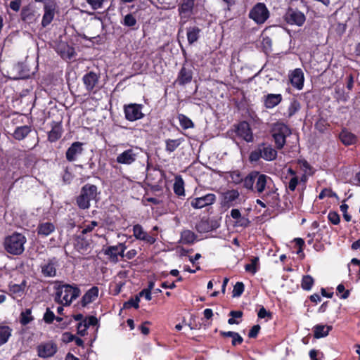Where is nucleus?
Wrapping results in <instances>:
<instances>
[{
  "mask_svg": "<svg viewBox=\"0 0 360 360\" xmlns=\"http://www.w3.org/2000/svg\"><path fill=\"white\" fill-rule=\"evenodd\" d=\"M56 283L55 301L63 306H70L80 295L81 290L76 284L70 285L63 281H57Z\"/></svg>",
  "mask_w": 360,
  "mask_h": 360,
  "instance_id": "f257e3e1",
  "label": "nucleus"
},
{
  "mask_svg": "<svg viewBox=\"0 0 360 360\" xmlns=\"http://www.w3.org/2000/svg\"><path fill=\"white\" fill-rule=\"evenodd\" d=\"M99 194L100 191L96 185L86 184L81 188L79 194L76 197V205L81 210H88L91 200H98L97 197Z\"/></svg>",
  "mask_w": 360,
  "mask_h": 360,
  "instance_id": "f03ea898",
  "label": "nucleus"
},
{
  "mask_svg": "<svg viewBox=\"0 0 360 360\" xmlns=\"http://www.w3.org/2000/svg\"><path fill=\"white\" fill-rule=\"evenodd\" d=\"M26 237L20 233L14 232L6 236L4 241V250L13 255H20L25 250Z\"/></svg>",
  "mask_w": 360,
  "mask_h": 360,
  "instance_id": "7ed1b4c3",
  "label": "nucleus"
},
{
  "mask_svg": "<svg viewBox=\"0 0 360 360\" xmlns=\"http://www.w3.org/2000/svg\"><path fill=\"white\" fill-rule=\"evenodd\" d=\"M277 157V151L271 145L262 143L257 148L252 150L249 155V161L251 163L257 162L260 158L266 161H272Z\"/></svg>",
  "mask_w": 360,
  "mask_h": 360,
  "instance_id": "20e7f679",
  "label": "nucleus"
},
{
  "mask_svg": "<svg viewBox=\"0 0 360 360\" xmlns=\"http://www.w3.org/2000/svg\"><path fill=\"white\" fill-rule=\"evenodd\" d=\"M271 136L274 139L276 148L282 149L286 143V138L291 134L290 128L283 122L274 124L271 130Z\"/></svg>",
  "mask_w": 360,
  "mask_h": 360,
  "instance_id": "39448f33",
  "label": "nucleus"
},
{
  "mask_svg": "<svg viewBox=\"0 0 360 360\" xmlns=\"http://www.w3.org/2000/svg\"><path fill=\"white\" fill-rule=\"evenodd\" d=\"M270 13L264 3H257L250 11L249 18L257 25L264 23L269 18Z\"/></svg>",
  "mask_w": 360,
  "mask_h": 360,
  "instance_id": "423d86ee",
  "label": "nucleus"
},
{
  "mask_svg": "<svg viewBox=\"0 0 360 360\" xmlns=\"http://www.w3.org/2000/svg\"><path fill=\"white\" fill-rule=\"evenodd\" d=\"M268 179H271V178L267 175L261 174L258 172V176H257V179L255 182L253 191L257 192L259 196L266 202H268V198L271 195H275V192L271 191L264 193L266 190Z\"/></svg>",
  "mask_w": 360,
  "mask_h": 360,
  "instance_id": "0eeeda50",
  "label": "nucleus"
},
{
  "mask_svg": "<svg viewBox=\"0 0 360 360\" xmlns=\"http://www.w3.org/2000/svg\"><path fill=\"white\" fill-rule=\"evenodd\" d=\"M99 79L100 75L94 71L88 72L82 77L83 84L89 93L96 94L100 90Z\"/></svg>",
  "mask_w": 360,
  "mask_h": 360,
  "instance_id": "6e6552de",
  "label": "nucleus"
},
{
  "mask_svg": "<svg viewBox=\"0 0 360 360\" xmlns=\"http://www.w3.org/2000/svg\"><path fill=\"white\" fill-rule=\"evenodd\" d=\"M142 104L129 103L123 107L125 119L129 122H134L142 119L144 114L142 112Z\"/></svg>",
  "mask_w": 360,
  "mask_h": 360,
  "instance_id": "1a4fd4ad",
  "label": "nucleus"
},
{
  "mask_svg": "<svg viewBox=\"0 0 360 360\" xmlns=\"http://www.w3.org/2000/svg\"><path fill=\"white\" fill-rule=\"evenodd\" d=\"M285 21L290 25L302 26L306 20L305 15L297 8L289 7L284 15Z\"/></svg>",
  "mask_w": 360,
  "mask_h": 360,
  "instance_id": "9d476101",
  "label": "nucleus"
},
{
  "mask_svg": "<svg viewBox=\"0 0 360 360\" xmlns=\"http://www.w3.org/2000/svg\"><path fill=\"white\" fill-rule=\"evenodd\" d=\"M139 155L138 148H129L119 154L116 162L119 164L129 165L133 164Z\"/></svg>",
  "mask_w": 360,
  "mask_h": 360,
  "instance_id": "9b49d317",
  "label": "nucleus"
},
{
  "mask_svg": "<svg viewBox=\"0 0 360 360\" xmlns=\"http://www.w3.org/2000/svg\"><path fill=\"white\" fill-rule=\"evenodd\" d=\"M236 135L246 142H252L254 137L249 123L246 121L240 122L235 125Z\"/></svg>",
  "mask_w": 360,
  "mask_h": 360,
  "instance_id": "f8f14e48",
  "label": "nucleus"
},
{
  "mask_svg": "<svg viewBox=\"0 0 360 360\" xmlns=\"http://www.w3.org/2000/svg\"><path fill=\"white\" fill-rule=\"evenodd\" d=\"M216 195L214 193H207L203 196L194 198L191 200V205L194 209H202L214 204Z\"/></svg>",
  "mask_w": 360,
  "mask_h": 360,
  "instance_id": "ddd939ff",
  "label": "nucleus"
},
{
  "mask_svg": "<svg viewBox=\"0 0 360 360\" xmlns=\"http://www.w3.org/2000/svg\"><path fill=\"white\" fill-rule=\"evenodd\" d=\"M240 193L238 190L231 189L223 193L221 205L223 207L229 208L237 204Z\"/></svg>",
  "mask_w": 360,
  "mask_h": 360,
  "instance_id": "4468645a",
  "label": "nucleus"
},
{
  "mask_svg": "<svg viewBox=\"0 0 360 360\" xmlns=\"http://www.w3.org/2000/svg\"><path fill=\"white\" fill-rule=\"evenodd\" d=\"M289 80L291 85L298 89L301 90L304 87V75L301 68H295L291 71L288 75Z\"/></svg>",
  "mask_w": 360,
  "mask_h": 360,
  "instance_id": "2eb2a0df",
  "label": "nucleus"
},
{
  "mask_svg": "<svg viewBox=\"0 0 360 360\" xmlns=\"http://www.w3.org/2000/svg\"><path fill=\"white\" fill-rule=\"evenodd\" d=\"M133 235L136 239L143 240L149 245H153L156 242L154 236H150L141 224H135L133 226Z\"/></svg>",
  "mask_w": 360,
  "mask_h": 360,
  "instance_id": "dca6fc26",
  "label": "nucleus"
},
{
  "mask_svg": "<svg viewBox=\"0 0 360 360\" xmlns=\"http://www.w3.org/2000/svg\"><path fill=\"white\" fill-rule=\"evenodd\" d=\"M84 143L79 141L72 143L65 152V158L68 162H74L77 156L83 153Z\"/></svg>",
  "mask_w": 360,
  "mask_h": 360,
  "instance_id": "f3484780",
  "label": "nucleus"
},
{
  "mask_svg": "<svg viewBox=\"0 0 360 360\" xmlns=\"http://www.w3.org/2000/svg\"><path fill=\"white\" fill-rule=\"evenodd\" d=\"M193 75L192 68L183 65L178 73L175 82L179 86H184L192 81Z\"/></svg>",
  "mask_w": 360,
  "mask_h": 360,
  "instance_id": "a211bd4d",
  "label": "nucleus"
},
{
  "mask_svg": "<svg viewBox=\"0 0 360 360\" xmlns=\"http://www.w3.org/2000/svg\"><path fill=\"white\" fill-rule=\"evenodd\" d=\"M57 352V345L54 342H48L42 343L37 347L38 355L46 358L53 356Z\"/></svg>",
  "mask_w": 360,
  "mask_h": 360,
  "instance_id": "6ab92c4d",
  "label": "nucleus"
},
{
  "mask_svg": "<svg viewBox=\"0 0 360 360\" xmlns=\"http://www.w3.org/2000/svg\"><path fill=\"white\" fill-rule=\"evenodd\" d=\"M51 125V129L48 132V141L53 143L59 140L62 136L63 132L62 121H53Z\"/></svg>",
  "mask_w": 360,
  "mask_h": 360,
  "instance_id": "aec40b11",
  "label": "nucleus"
},
{
  "mask_svg": "<svg viewBox=\"0 0 360 360\" xmlns=\"http://www.w3.org/2000/svg\"><path fill=\"white\" fill-rule=\"evenodd\" d=\"M195 0H181L178 5V12L182 18H188L193 13Z\"/></svg>",
  "mask_w": 360,
  "mask_h": 360,
  "instance_id": "412c9836",
  "label": "nucleus"
},
{
  "mask_svg": "<svg viewBox=\"0 0 360 360\" xmlns=\"http://www.w3.org/2000/svg\"><path fill=\"white\" fill-rule=\"evenodd\" d=\"M58 260L56 257L49 259L47 262L41 266V274L45 277H54L56 276V266Z\"/></svg>",
  "mask_w": 360,
  "mask_h": 360,
  "instance_id": "4be33fe9",
  "label": "nucleus"
},
{
  "mask_svg": "<svg viewBox=\"0 0 360 360\" xmlns=\"http://www.w3.org/2000/svg\"><path fill=\"white\" fill-rule=\"evenodd\" d=\"M56 3H49L44 5V13L41 20L44 27L48 26L53 20L55 15Z\"/></svg>",
  "mask_w": 360,
  "mask_h": 360,
  "instance_id": "5701e85b",
  "label": "nucleus"
},
{
  "mask_svg": "<svg viewBox=\"0 0 360 360\" xmlns=\"http://www.w3.org/2000/svg\"><path fill=\"white\" fill-rule=\"evenodd\" d=\"M264 105L267 109H271L283 101V96L281 94H268L262 98Z\"/></svg>",
  "mask_w": 360,
  "mask_h": 360,
  "instance_id": "b1692460",
  "label": "nucleus"
},
{
  "mask_svg": "<svg viewBox=\"0 0 360 360\" xmlns=\"http://www.w3.org/2000/svg\"><path fill=\"white\" fill-rule=\"evenodd\" d=\"M99 289L97 286H93L89 289L82 296L80 304L82 307H85L89 304L95 301L98 297Z\"/></svg>",
  "mask_w": 360,
  "mask_h": 360,
  "instance_id": "393cba45",
  "label": "nucleus"
},
{
  "mask_svg": "<svg viewBox=\"0 0 360 360\" xmlns=\"http://www.w3.org/2000/svg\"><path fill=\"white\" fill-rule=\"evenodd\" d=\"M26 284L27 282L25 280H23L20 284L10 282L8 285V295L12 296L13 298L22 297L24 294Z\"/></svg>",
  "mask_w": 360,
  "mask_h": 360,
  "instance_id": "a878e982",
  "label": "nucleus"
},
{
  "mask_svg": "<svg viewBox=\"0 0 360 360\" xmlns=\"http://www.w3.org/2000/svg\"><path fill=\"white\" fill-rule=\"evenodd\" d=\"M32 125H22L17 127L11 134L13 138L17 141L25 139L32 131Z\"/></svg>",
  "mask_w": 360,
  "mask_h": 360,
  "instance_id": "bb28decb",
  "label": "nucleus"
},
{
  "mask_svg": "<svg viewBox=\"0 0 360 360\" xmlns=\"http://www.w3.org/2000/svg\"><path fill=\"white\" fill-rule=\"evenodd\" d=\"M339 139L341 142L347 146L354 145L358 141L357 136L345 128L340 131Z\"/></svg>",
  "mask_w": 360,
  "mask_h": 360,
  "instance_id": "cd10ccee",
  "label": "nucleus"
},
{
  "mask_svg": "<svg viewBox=\"0 0 360 360\" xmlns=\"http://www.w3.org/2000/svg\"><path fill=\"white\" fill-rule=\"evenodd\" d=\"M332 330L331 326L317 324L313 327L314 338L319 339L326 337Z\"/></svg>",
  "mask_w": 360,
  "mask_h": 360,
  "instance_id": "c85d7f7f",
  "label": "nucleus"
},
{
  "mask_svg": "<svg viewBox=\"0 0 360 360\" xmlns=\"http://www.w3.org/2000/svg\"><path fill=\"white\" fill-rule=\"evenodd\" d=\"M56 227L51 222L39 223L37 231L39 236H48L55 231Z\"/></svg>",
  "mask_w": 360,
  "mask_h": 360,
  "instance_id": "c756f323",
  "label": "nucleus"
},
{
  "mask_svg": "<svg viewBox=\"0 0 360 360\" xmlns=\"http://www.w3.org/2000/svg\"><path fill=\"white\" fill-rule=\"evenodd\" d=\"M201 30L197 26L188 27L186 28V37L188 44H193L200 38Z\"/></svg>",
  "mask_w": 360,
  "mask_h": 360,
  "instance_id": "7c9ffc66",
  "label": "nucleus"
},
{
  "mask_svg": "<svg viewBox=\"0 0 360 360\" xmlns=\"http://www.w3.org/2000/svg\"><path fill=\"white\" fill-rule=\"evenodd\" d=\"M198 238V236L192 231L186 229L181 232L180 242L185 245L193 244Z\"/></svg>",
  "mask_w": 360,
  "mask_h": 360,
  "instance_id": "2f4dec72",
  "label": "nucleus"
},
{
  "mask_svg": "<svg viewBox=\"0 0 360 360\" xmlns=\"http://www.w3.org/2000/svg\"><path fill=\"white\" fill-rule=\"evenodd\" d=\"M258 176L257 171H252L245 177L243 178V186L251 191H254L255 182Z\"/></svg>",
  "mask_w": 360,
  "mask_h": 360,
  "instance_id": "473e14b6",
  "label": "nucleus"
},
{
  "mask_svg": "<svg viewBox=\"0 0 360 360\" xmlns=\"http://www.w3.org/2000/svg\"><path fill=\"white\" fill-rule=\"evenodd\" d=\"M121 24L124 27H129L131 30H136L139 29L137 20L132 13H128L124 15L123 20L121 21Z\"/></svg>",
  "mask_w": 360,
  "mask_h": 360,
  "instance_id": "72a5a7b5",
  "label": "nucleus"
},
{
  "mask_svg": "<svg viewBox=\"0 0 360 360\" xmlns=\"http://www.w3.org/2000/svg\"><path fill=\"white\" fill-rule=\"evenodd\" d=\"M196 231L200 233H205L214 229L208 219L202 218L195 226Z\"/></svg>",
  "mask_w": 360,
  "mask_h": 360,
  "instance_id": "f704fd0d",
  "label": "nucleus"
},
{
  "mask_svg": "<svg viewBox=\"0 0 360 360\" xmlns=\"http://www.w3.org/2000/svg\"><path fill=\"white\" fill-rule=\"evenodd\" d=\"M173 190L174 193L178 197H181L185 195V189H184V181L182 177L179 175L175 177V181L173 186Z\"/></svg>",
  "mask_w": 360,
  "mask_h": 360,
  "instance_id": "c9c22d12",
  "label": "nucleus"
},
{
  "mask_svg": "<svg viewBox=\"0 0 360 360\" xmlns=\"http://www.w3.org/2000/svg\"><path fill=\"white\" fill-rule=\"evenodd\" d=\"M34 319L32 315V308H26L22 310L19 316V321L22 326H27Z\"/></svg>",
  "mask_w": 360,
  "mask_h": 360,
  "instance_id": "e433bc0d",
  "label": "nucleus"
},
{
  "mask_svg": "<svg viewBox=\"0 0 360 360\" xmlns=\"http://www.w3.org/2000/svg\"><path fill=\"white\" fill-rule=\"evenodd\" d=\"M11 333L12 329L9 326L0 325V347L8 341Z\"/></svg>",
  "mask_w": 360,
  "mask_h": 360,
  "instance_id": "4c0bfd02",
  "label": "nucleus"
},
{
  "mask_svg": "<svg viewBox=\"0 0 360 360\" xmlns=\"http://www.w3.org/2000/svg\"><path fill=\"white\" fill-rule=\"evenodd\" d=\"M34 11L30 6L22 7L20 13L21 20L25 22H32L34 19Z\"/></svg>",
  "mask_w": 360,
  "mask_h": 360,
  "instance_id": "58836bf2",
  "label": "nucleus"
},
{
  "mask_svg": "<svg viewBox=\"0 0 360 360\" xmlns=\"http://www.w3.org/2000/svg\"><path fill=\"white\" fill-rule=\"evenodd\" d=\"M177 118L179 120L180 126L184 129H188L195 127L193 122L188 117L182 113L178 114Z\"/></svg>",
  "mask_w": 360,
  "mask_h": 360,
  "instance_id": "ea45409f",
  "label": "nucleus"
},
{
  "mask_svg": "<svg viewBox=\"0 0 360 360\" xmlns=\"http://www.w3.org/2000/svg\"><path fill=\"white\" fill-rule=\"evenodd\" d=\"M184 141L183 139H167L165 141V150L168 153L174 152L182 143Z\"/></svg>",
  "mask_w": 360,
  "mask_h": 360,
  "instance_id": "a19ab883",
  "label": "nucleus"
},
{
  "mask_svg": "<svg viewBox=\"0 0 360 360\" xmlns=\"http://www.w3.org/2000/svg\"><path fill=\"white\" fill-rule=\"evenodd\" d=\"M259 259L258 257H253L251 259V262L245 265L246 271L255 274L259 269Z\"/></svg>",
  "mask_w": 360,
  "mask_h": 360,
  "instance_id": "79ce46f5",
  "label": "nucleus"
},
{
  "mask_svg": "<svg viewBox=\"0 0 360 360\" xmlns=\"http://www.w3.org/2000/svg\"><path fill=\"white\" fill-rule=\"evenodd\" d=\"M301 108V105L299 101L295 98H292L288 108V115L289 117H292L295 115Z\"/></svg>",
  "mask_w": 360,
  "mask_h": 360,
  "instance_id": "37998d69",
  "label": "nucleus"
},
{
  "mask_svg": "<svg viewBox=\"0 0 360 360\" xmlns=\"http://www.w3.org/2000/svg\"><path fill=\"white\" fill-rule=\"evenodd\" d=\"M119 250V246L117 245L107 247L103 252L104 254L108 256L113 262H117V252H118Z\"/></svg>",
  "mask_w": 360,
  "mask_h": 360,
  "instance_id": "c03bdc74",
  "label": "nucleus"
},
{
  "mask_svg": "<svg viewBox=\"0 0 360 360\" xmlns=\"http://www.w3.org/2000/svg\"><path fill=\"white\" fill-rule=\"evenodd\" d=\"M314 280L310 275L303 276L301 282V287L304 290H310L314 285Z\"/></svg>",
  "mask_w": 360,
  "mask_h": 360,
  "instance_id": "a18cd8bd",
  "label": "nucleus"
},
{
  "mask_svg": "<svg viewBox=\"0 0 360 360\" xmlns=\"http://www.w3.org/2000/svg\"><path fill=\"white\" fill-rule=\"evenodd\" d=\"M230 178L231 179V182L235 185H238L243 181V174L239 170H233L228 172Z\"/></svg>",
  "mask_w": 360,
  "mask_h": 360,
  "instance_id": "49530a36",
  "label": "nucleus"
},
{
  "mask_svg": "<svg viewBox=\"0 0 360 360\" xmlns=\"http://www.w3.org/2000/svg\"><path fill=\"white\" fill-rule=\"evenodd\" d=\"M139 302L140 298L139 295H135L134 297H131L128 301L124 303V309H130L131 307L137 309L139 308Z\"/></svg>",
  "mask_w": 360,
  "mask_h": 360,
  "instance_id": "de8ad7c7",
  "label": "nucleus"
},
{
  "mask_svg": "<svg viewBox=\"0 0 360 360\" xmlns=\"http://www.w3.org/2000/svg\"><path fill=\"white\" fill-rule=\"evenodd\" d=\"M336 290L337 295L339 296L340 299L345 300L348 298L350 295V291L349 290H346L345 285L342 283L338 285Z\"/></svg>",
  "mask_w": 360,
  "mask_h": 360,
  "instance_id": "09e8293b",
  "label": "nucleus"
},
{
  "mask_svg": "<svg viewBox=\"0 0 360 360\" xmlns=\"http://www.w3.org/2000/svg\"><path fill=\"white\" fill-rule=\"evenodd\" d=\"M160 172V170L158 169L155 167H153L151 163L149 162H147L146 167V179L148 181H153L155 178L153 177V173H157Z\"/></svg>",
  "mask_w": 360,
  "mask_h": 360,
  "instance_id": "8fccbe9b",
  "label": "nucleus"
},
{
  "mask_svg": "<svg viewBox=\"0 0 360 360\" xmlns=\"http://www.w3.org/2000/svg\"><path fill=\"white\" fill-rule=\"evenodd\" d=\"M245 290V285L243 282H237L233 286L232 291L233 297H240L243 293Z\"/></svg>",
  "mask_w": 360,
  "mask_h": 360,
  "instance_id": "3c124183",
  "label": "nucleus"
},
{
  "mask_svg": "<svg viewBox=\"0 0 360 360\" xmlns=\"http://www.w3.org/2000/svg\"><path fill=\"white\" fill-rule=\"evenodd\" d=\"M55 319L54 313L49 308H47L43 316L44 321L47 324H51Z\"/></svg>",
  "mask_w": 360,
  "mask_h": 360,
  "instance_id": "603ef678",
  "label": "nucleus"
},
{
  "mask_svg": "<svg viewBox=\"0 0 360 360\" xmlns=\"http://www.w3.org/2000/svg\"><path fill=\"white\" fill-rule=\"evenodd\" d=\"M62 179L64 184H70L73 179V174L69 170V167H66L64 169V172L62 174Z\"/></svg>",
  "mask_w": 360,
  "mask_h": 360,
  "instance_id": "864d4df0",
  "label": "nucleus"
},
{
  "mask_svg": "<svg viewBox=\"0 0 360 360\" xmlns=\"http://www.w3.org/2000/svg\"><path fill=\"white\" fill-rule=\"evenodd\" d=\"M328 219L331 224L334 225H338L340 221V215L337 212L334 211L329 212L328 214Z\"/></svg>",
  "mask_w": 360,
  "mask_h": 360,
  "instance_id": "5fc2aeb1",
  "label": "nucleus"
},
{
  "mask_svg": "<svg viewBox=\"0 0 360 360\" xmlns=\"http://www.w3.org/2000/svg\"><path fill=\"white\" fill-rule=\"evenodd\" d=\"M83 321L84 322V328H87L91 326H95L98 323V319L94 316H89L85 318Z\"/></svg>",
  "mask_w": 360,
  "mask_h": 360,
  "instance_id": "6e6d98bb",
  "label": "nucleus"
},
{
  "mask_svg": "<svg viewBox=\"0 0 360 360\" xmlns=\"http://www.w3.org/2000/svg\"><path fill=\"white\" fill-rule=\"evenodd\" d=\"M297 163L300 165V169L303 170L304 173H307L308 171H311L312 169V167L304 159H298L297 160Z\"/></svg>",
  "mask_w": 360,
  "mask_h": 360,
  "instance_id": "4d7b16f0",
  "label": "nucleus"
},
{
  "mask_svg": "<svg viewBox=\"0 0 360 360\" xmlns=\"http://www.w3.org/2000/svg\"><path fill=\"white\" fill-rule=\"evenodd\" d=\"M98 226V222L96 221H91L89 224H85L83 226V229L82 231V233L83 235L87 234L88 233L91 232L96 226Z\"/></svg>",
  "mask_w": 360,
  "mask_h": 360,
  "instance_id": "13d9d810",
  "label": "nucleus"
},
{
  "mask_svg": "<svg viewBox=\"0 0 360 360\" xmlns=\"http://www.w3.org/2000/svg\"><path fill=\"white\" fill-rule=\"evenodd\" d=\"M337 197V194L330 188H323L319 195V199H323L325 197Z\"/></svg>",
  "mask_w": 360,
  "mask_h": 360,
  "instance_id": "bf43d9fd",
  "label": "nucleus"
},
{
  "mask_svg": "<svg viewBox=\"0 0 360 360\" xmlns=\"http://www.w3.org/2000/svg\"><path fill=\"white\" fill-rule=\"evenodd\" d=\"M257 316L259 319H264L268 318L269 319H272V313L269 311H267L263 306L261 307L257 313Z\"/></svg>",
  "mask_w": 360,
  "mask_h": 360,
  "instance_id": "052dcab7",
  "label": "nucleus"
},
{
  "mask_svg": "<svg viewBox=\"0 0 360 360\" xmlns=\"http://www.w3.org/2000/svg\"><path fill=\"white\" fill-rule=\"evenodd\" d=\"M261 330V326L259 324L254 325L248 333V338H256Z\"/></svg>",
  "mask_w": 360,
  "mask_h": 360,
  "instance_id": "680f3d73",
  "label": "nucleus"
},
{
  "mask_svg": "<svg viewBox=\"0 0 360 360\" xmlns=\"http://www.w3.org/2000/svg\"><path fill=\"white\" fill-rule=\"evenodd\" d=\"M124 283L120 281L118 283H114V284L110 285V288H112V295H117L120 293L122 290V288L124 286Z\"/></svg>",
  "mask_w": 360,
  "mask_h": 360,
  "instance_id": "e2e57ef3",
  "label": "nucleus"
},
{
  "mask_svg": "<svg viewBox=\"0 0 360 360\" xmlns=\"http://www.w3.org/2000/svg\"><path fill=\"white\" fill-rule=\"evenodd\" d=\"M104 1L105 0H86L87 4L94 10L101 8Z\"/></svg>",
  "mask_w": 360,
  "mask_h": 360,
  "instance_id": "0e129e2a",
  "label": "nucleus"
},
{
  "mask_svg": "<svg viewBox=\"0 0 360 360\" xmlns=\"http://www.w3.org/2000/svg\"><path fill=\"white\" fill-rule=\"evenodd\" d=\"M347 29L346 24L344 23H338L335 27V32L338 37H342V34L345 32Z\"/></svg>",
  "mask_w": 360,
  "mask_h": 360,
  "instance_id": "69168bd1",
  "label": "nucleus"
},
{
  "mask_svg": "<svg viewBox=\"0 0 360 360\" xmlns=\"http://www.w3.org/2000/svg\"><path fill=\"white\" fill-rule=\"evenodd\" d=\"M299 183L298 176L291 177L288 182V188L290 191H294Z\"/></svg>",
  "mask_w": 360,
  "mask_h": 360,
  "instance_id": "338daca9",
  "label": "nucleus"
},
{
  "mask_svg": "<svg viewBox=\"0 0 360 360\" xmlns=\"http://www.w3.org/2000/svg\"><path fill=\"white\" fill-rule=\"evenodd\" d=\"M21 6V0H12L9 4V7L15 12L19 11Z\"/></svg>",
  "mask_w": 360,
  "mask_h": 360,
  "instance_id": "774afa93",
  "label": "nucleus"
}]
</instances>
